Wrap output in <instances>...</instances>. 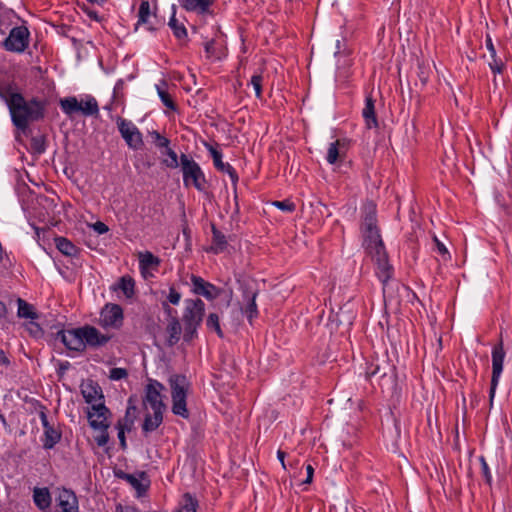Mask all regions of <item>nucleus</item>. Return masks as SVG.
<instances>
[{
  "label": "nucleus",
  "instance_id": "obj_56",
  "mask_svg": "<svg viewBox=\"0 0 512 512\" xmlns=\"http://www.w3.org/2000/svg\"><path fill=\"white\" fill-rule=\"evenodd\" d=\"M273 205L285 212H293L295 210V204L288 199L275 201L273 202Z\"/></svg>",
  "mask_w": 512,
  "mask_h": 512
},
{
  "label": "nucleus",
  "instance_id": "obj_8",
  "mask_svg": "<svg viewBox=\"0 0 512 512\" xmlns=\"http://www.w3.org/2000/svg\"><path fill=\"white\" fill-rule=\"evenodd\" d=\"M505 350L503 340L500 339L499 343L494 345L492 349V375L489 390V405L492 407L496 389L503 371V363L505 359Z\"/></svg>",
  "mask_w": 512,
  "mask_h": 512
},
{
  "label": "nucleus",
  "instance_id": "obj_42",
  "mask_svg": "<svg viewBox=\"0 0 512 512\" xmlns=\"http://www.w3.org/2000/svg\"><path fill=\"white\" fill-rule=\"evenodd\" d=\"M201 324L197 323H186L183 322L184 332H183V341L186 343L192 342L195 338L198 337L197 329Z\"/></svg>",
  "mask_w": 512,
  "mask_h": 512
},
{
  "label": "nucleus",
  "instance_id": "obj_11",
  "mask_svg": "<svg viewBox=\"0 0 512 512\" xmlns=\"http://www.w3.org/2000/svg\"><path fill=\"white\" fill-rule=\"evenodd\" d=\"M119 133L125 140L129 148L133 150H139L143 146V137L140 130L135 126L133 122L122 117H118L116 120Z\"/></svg>",
  "mask_w": 512,
  "mask_h": 512
},
{
  "label": "nucleus",
  "instance_id": "obj_41",
  "mask_svg": "<svg viewBox=\"0 0 512 512\" xmlns=\"http://www.w3.org/2000/svg\"><path fill=\"white\" fill-rule=\"evenodd\" d=\"M132 402V398H129L128 400V407H127V410H126V413H125V416L121 419L118 420L117 424H120L122 425V427H124V429H127L128 431H130L134 425V419L135 417L131 415V412L135 413L137 408L136 406L132 405L131 404Z\"/></svg>",
  "mask_w": 512,
  "mask_h": 512
},
{
  "label": "nucleus",
  "instance_id": "obj_26",
  "mask_svg": "<svg viewBox=\"0 0 512 512\" xmlns=\"http://www.w3.org/2000/svg\"><path fill=\"white\" fill-rule=\"evenodd\" d=\"M362 116L367 129H377L379 127L375 110V100L371 95L366 96L365 98V106L362 110Z\"/></svg>",
  "mask_w": 512,
  "mask_h": 512
},
{
  "label": "nucleus",
  "instance_id": "obj_54",
  "mask_svg": "<svg viewBox=\"0 0 512 512\" xmlns=\"http://www.w3.org/2000/svg\"><path fill=\"white\" fill-rule=\"evenodd\" d=\"M36 405H37L38 414H39V418L41 420L42 426L45 427V426L50 425L51 423L48 420L46 406L37 400H36Z\"/></svg>",
  "mask_w": 512,
  "mask_h": 512
},
{
  "label": "nucleus",
  "instance_id": "obj_9",
  "mask_svg": "<svg viewBox=\"0 0 512 512\" xmlns=\"http://www.w3.org/2000/svg\"><path fill=\"white\" fill-rule=\"evenodd\" d=\"M124 314L119 304L107 303L100 311L98 325L104 330L120 329L123 325Z\"/></svg>",
  "mask_w": 512,
  "mask_h": 512
},
{
  "label": "nucleus",
  "instance_id": "obj_22",
  "mask_svg": "<svg viewBox=\"0 0 512 512\" xmlns=\"http://www.w3.org/2000/svg\"><path fill=\"white\" fill-rule=\"evenodd\" d=\"M485 46L489 52V60L487 62L491 72L494 75L503 74L506 70V63L502 60L501 57L497 55L496 48L492 41V38L489 34H486L485 37Z\"/></svg>",
  "mask_w": 512,
  "mask_h": 512
},
{
  "label": "nucleus",
  "instance_id": "obj_21",
  "mask_svg": "<svg viewBox=\"0 0 512 512\" xmlns=\"http://www.w3.org/2000/svg\"><path fill=\"white\" fill-rule=\"evenodd\" d=\"M257 295L258 291L252 286L248 284L242 286L243 300L246 301L243 312L247 316V319L250 323H252V320L258 316V309L256 304Z\"/></svg>",
  "mask_w": 512,
  "mask_h": 512
},
{
  "label": "nucleus",
  "instance_id": "obj_35",
  "mask_svg": "<svg viewBox=\"0 0 512 512\" xmlns=\"http://www.w3.org/2000/svg\"><path fill=\"white\" fill-rule=\"evenodd\" d=\"M169 27L172 29L174 36L181 40L187 37V30L182 23L176 19V6L172 5V15L168 22Z\"/></svg>",
  "mask_w": 512,
  "mask_h": 512
},
{
  "label": "nucleus",
  "instance_id": "obj_36",
  "mask_svg": "<svg viewBox=\"0 0 512 512\" xmlns=\"http://www.w3.org/2000/svg\"><path fill=\"white\" fill-rule=\"evenodd\" d=\"M17 97H23V95L16 91V88L13 85L7 84L5 86H0V98L5 101L8 109L12 107V102L13 100H16Z\"/></svg>",
  "mask_w": 512,
  "mask_h": 512
},
{
  "label": "nucleus",
  "instance_id": "obj_61",
  "mask_svg": "<svg viewBox=\"0 0 512 512\" xmlns=\"http://www.w3.org/2000/svg\"><path fill=\"white\" fill-rule=\"evenodd\" d=\"M306 472H307V477L305 480H303V484H311L312 481H313V475H314V468L311 464H308L306 466Z\"/></svg>",
  "mask_w": 512,
  "mask_h": 512
},
{
  "label": "nucleus",
  "instance_id": "obj_52",
  "mask_svg": "<svg viewBox=\"0 0 512 512\" xmlns=\"http://www.w3.org/2000/svg\"><path fill=\"white\" fill-rule=\"evenodd\" d=\"M26 327H27L29 334L31 336H33L34 338H40L44 333V331L40 327V325L38 323L34 322L33 320H31L29 323H27Z\"/></svg>",
  "mask_w": 512,
  "mask_h": 512
},
{
  "label": "nucleus",
  "instance_id": "obj_62",
  "mask_svg": "<svg viewBox=\"0 0 512 512\" xmlns=\"http://www.w3.org/2000/svg\"><path fill=\"white\" fill-rule=\"evenodd\" d=\"M433 240H434L437 250L440 254H442V255L448 254V250L445 247V245L441 241H439V239L435 235L433 236Z\"/></svg>",
  "mask_w": 512,
  "mask_h": 512
},
{
  "label": "nucleus",
  "instance_id": "obj_12",
  "mask_svg": "<svg viewBox=\"0 0 512 512\" xmlns=\"http://www.w3.org/2000/svg\"><path fill=\"white\" fill-rule=\"evenodd\" d=\"M83 326L69 330L60 329L55 333V339L71 351L83 352L85 350Z\"/></svg>",
  "mask_w": 512,
  "mask_h": 512
},
{
  "label": "nucleus",
  "instance_id": "obj_48",
  "mask_svg": "<svg viewBox=\"0 0 512 512\" xmlns=\"http://www.w3.org/2000/svg\"><path fill=\"white\" fill-rule=\"evenodd\" d=\"M250 84L253 86L255 90V95L258 99H262V85H263V76L262 74H255L251 77Z\"/></svg>",
  "mask_w": 512,
  "mask_h": 512
},
{
  "label": "nucleus",
  "instance_id": "obj_40",
  "mask_svg": "<svg viewBox=\"0 0 512 512\" xmlns=\"http://www.w3.org/2000/svg\"><path fill=\"white\" fill-rule=\"evenodd\" d=\"M15 13L11 9L4 8L0 5V33L5 34L8 27L12 24V19L15 17Z\"/></svg>",
  "mask_w": 512,
  "mask_h": 512
},
{
  "label": "nucleus",
  "instance_id": "obj_17",
  "mask_svg": "<svg viewBox=\"0 0 512 512\" xmlns=\"http://www.w3.org/2000/svg\"><path fill=\"white\" fill-rule=\"evenodd\" d=\"M191 282L193 289L192 291L200 296L205 297L207 300H214L221 294V289L216 287L214 284L205 281L202 277L192 275Z\"/></svg>",
  "mask_w": 512,
  "mask_h": 512
},
{
  "label": "nucleus",
  "instance_id": "obj_25",
  "mask_svg": "<svg viewBox=\"0 0 512 512\" xmlns=\"http://www.w3.org/2000/svg\"><path fill=\"white\" fill-rule=\"evenodd\" d=\"M391 368L388 361L383 360L381 363L378 359L366 363L365 376L366 379L372 378L382 379L387 375L388 370Z\"/></svg>",
  "mask_w": 512,
  "mask_h": 512
},
{
  "label": "nucleus",
  "instance_id": "obj_33",
  "mask_svg": "<svg viewBox=\"0 0 512 512\" xmlns=\"http://www.w3.org/2000/svg\"><path fill=\"white\" fill-rule=\"evenodd\" d=\"M17 305H18V311H17L18 317L31 319V320L37 319L39 317L38 313L35 310V307L32 304L28 303L27 301H25L21 298H18Z\"/></svg>",
  "mask_w": 512,
  "mask_h": 512
},
{
  "label": "nucleus",
  "instance_id": "obj_55",
  "mask_svg": "<svg viewBox=\"0 0 512 512\" xmlns=\"http://www.w3.org/2000/svg\"><path fill=\"white\" fill-rule=\"evenodd\" d=\"M128 376V372L125 368H112L110 370L109 378L111 380H122Z\"/></svg>",
  "mask_w": 512,
  "mask_h": 512
},
{
  "label": "nucleus",
  "instance_id": "obj_58",
  "mask_svg": "<svg viewBox=\"0 0 512 512\" xmlns=\"http://www.w3.org/2000/svg\"><path fill=\"white\" fill-rule=\"evenodd\" d=\"M162 309L164 313L169 318V321H173L174 319H179L177 316L176 309L172 308L167 301L162 302Z\"/></svg>",
  "mask_w": 512,
  "mask_h": 512
},
{
  "label": "nucleus",
  "instance_id": "obj_24",
  "mask_svg": "<svg viewBox=\"0 0 512 512\" xmlns=\"http://www.w3.org/2000/svg\"><path fill=\"white\" fill-rule=\"evenodd\" d=\"M211 231L212 245L206 249V251L213 254H220L227 249L228 241H233L234 237L231 235L227 237L217 228V226H211Z\"/></svg>",
  "mask_w": 512,
  "mask_h": 512
},
{
  "label": "nucleus",
  "instance_id": "obj_49",
  "mask_svg": "<svg viewBox=\"0 0 512 512\" xmlns=\"http://www.w3.org/2000/svg\"><path fill=\"white\" fill-rule=\"evenodd\" d=\"M479 462L481 464V474H482V477L484 478L486 484H488L489 486L492 485V475H491V472H490V469H489V466L486 462V459L484 456H480L479 457Z\"/></svg>",
  "mask_w": 512,
  "mask_h": 512
},
{
  "label": "nucleus",
  "instance_id": "obj_43",
  "mask_svg": "<svg viewBox=\"0 0 512 512\" xmlns=\"http://www.w3.org/2000/svg\"><path fill=\"white\" fill-rule=\"evenodd\" d=\"M156 89L163 105L171 111H177V104L175 103L173 97L166 90L162 89L159 85L156 86Z\"/></svg>",
  "mask_w": 512,
  "mask_h": 512
},
{
  "label": "nucleus",
  "instance_id": "obj_23",
  "mask_svg": "<svg viewBox=\"0 0 512 512\" xmlns=\"http://www.w3.org/2000/svg\"><path fill=\"white\" fill-rule=\"evenodd\" d=\"M208 151L210 152L214 167L222 173H227L234 185L238 182V174L236 170L229 164L222 161V152L214 148L212 145L206 144Z\"/></svg>",
  "mask_w": 512,
  "mask_h": 512
},
{
  "label": "nucleus",
  "instance_id": "obj_2",
  "mask_svg": "<svg viewBox=\"0 0 512 512\" xmlns=\"http://www.w3.org/2000/svg\"><path fill=\"white\" fill-rule=\"evenodd\" d=\"M165 386L154 379H149L145 386V395L143 397V405H149L153 410V414L147 412L142 424V431L145 434L155 431L163 422V413L166 405L163 402L162 392Z\"/></svg>",
  "mask_w": 512,
  "mask_h": 512
},
{
  "label": "nucleus",
  "instance_id": "obj_32",
  "mask_svg": "<svg viewBox=\"0 0 512 512\" xmlns=\"http://www.w3.org/2000/svg\"><path fill=\"white\" fill-rule=\"evenodd\" d=\"M361 217L364 224H375L377 222V208L373 201L367 200L362 205Z\"/></svg>",
  "mask_w": 512,
  "mask_h": 512
},
{
  "label": "nucleus",
  "instance_id": "obj_60",
  "mask_svg": "<svg viewBox=\"0 0 512 512\" xmlns=\"http://www.w3.org/2000/svg\"><path fill=\"white\" fill-rule=\"evenodd\" d=\"M32 227L35 231V235H36L38 241L40 240L41 235H43V237H45V235L50 232V226H32Z\"/></svg>",
  "mask_w": 512,
  "mask_h": 512
},
{
  "label": "nucleus",
  "instance_id": "obj_29",
  "mask_svg": "<svg viewBox=\"0 0 512 512\" xmlns=\"http://www.w3.org/2000/svg\"><path fill=\"white\" fill-rule=\"evenodd\" d=\"M138 259L139 268L143 276H145L146 270L156 269L160 264V259L149 251L140 252Z\"/></svg>",
  "mask_w": 512,
  "mask_h": 512
},
{
  "label": "nucleus",
  "instance_id": "obj_13",
  "mask_svg": "<svg viewBox=\"0 0 512 512\" xmlns=\"http://www.w3.org/2000/svg\"><path fill=\"white\" fill-rule=\"evenodd\" d=\"M362 236V246L369 256H376L378 251H386L378 226H365Z\"/></svg>",
  "mask_w": 512,
  "mask_h": 512
},
{
  "label": "nucleus",
  "instance_id": "obj_44",
  "mask_svg": "<svg viewBox=\"0 0 512 512\" xmlns=\"http://www.w3.org/2000/svg\"><path fill=\"white\" fill-rule=\"evenodd\" d=\"M206 326L209 330L215 331L220 338L224 337L218 314L210 313L206 319Z\"/></svg>",
  "mask_w": 512,
  "mask_h": 512
},
{
  "label": "nucleus",
  "instance_id": "obj_37",
  "mask_svg": "<svg viewBox=\"0 0 512 512\" xmlns=\"http://www.w3.org/2000/svg\"><path fill=\"white\" fill-rule=\"evenodd\" d=\"M345 146V139H337L329 145L326 160L329 164H335L340 157V149Z\"/></svg>",
  "mask_w": 512,
  "mask_h": 512
},
{
  "label": "nucleus",
  "instance_id": "obj_18",
  "mask_svg": "<svg viewBox=\"0 0 512 512\" xmlns=\"http://www.w3.org/2000/svg\"><path fill=\"white\" fill-rule=\"evenodd\" d=\"M376 265V275L378 279L382 282L383 285H386L387 282L393 277L394 268L389 263L388 254L386 251L377 252L376 256L371 257Z\"/></svg>",
  "mask_w": 512,
  "mask_h": 512
},
{
  "label": "nucleus",
  "instance_id": "obj_64",
  "mask_svg": "<svg viewBox=\"0 0 512 512\" xmlns=\"http://www.w3.org/2000/svg\"><path fill=\"white\" fill-rule=\"evenodd\" d=\"M10 363L11 362L9 358L6 356V353L2 349H0V364L5 367H8Z\"/></svg>",
  "mask_w": 512,
  "mask_h": 512
},
{
  "label": "nucleus",
  "instance_id": "obj_27",
  "mask_svg": "<svg viewBox=\"0 0 512 512\" xmlns=\"http://www.w3.org/2000/svg\"><path fill=\"white\" fill-rule=\"evenodd\" d=\"M43 430V448L45 450H51L61 441L62 432L52 424L43 427Z\"/></svg>",
  "mask_w": 512,
  "mask_h": 512
},
{
  "label": "nucleus",
  "instance_id": "obj_1",
  "mask_svg": "<svg viewBox=\"0 0 512 512\" xmlns=\"http://www.w3.org/2000/svg\"><path fill=\"white\" fill-rule=\"evenodd\" d=\"M46 106L47 102L37 97L30 100H26L24 96L17 97L9 109L11 121L18 130L25 132L30 123L40 121L45 117Z\"/></svg>",
  "mask_w": 512,
  "mask_h": 512
},
{
  "label": "nucleus",
  "instance_id": "obj_31",
  "mask_svg": "<svg viewBox=\"0 0 512 512\" xmlns=\"http://www.w3.org/2000/svg\"><path fill=\"white\" fill-rule=\"evenodd\" d=\"M166 332L168 333L167 345L169 347H173L181 338L182 328L180 320L174 319L173 321H169L166 327Z\"/></svg>",
  "mask_w": 512,
  "mask_h": 512
},
{
  "label": "nucleus",
  "instance_id": "obj_16",
  "mask_svg": "<svg viewBox=\"0 0 512 512\" xmlns=\"http://www.w3.org/2000/svg\"><path fill=\"white\" fill-rule=\"evenodd\" d=\"M82 332L85 348L96 349L103 347L112 339V335L101 333L96 327L89 324L83 326Z\"/></svg>",
  "mask_w": 512,
  "mask_h": 512
},
{
  "label": "nucleus",
  "instance_id": "obj_20",
  "mask_svg": "<svg viewBox=\"0 0 512 512\" xmlns=\"http://www.w3.org/2000/svg\"><path fill=\"white\" fill-rule=\"evenodd\" d=\"M55 501L56 512H78V500L72 490H60Z\"/></svg>",
  "mask_w": 512,
  "mask_h": 512
},
{
  "label": "nucleus",
  "instance_id": "obj_45",
  "mask_svg": "<svg viewBox=\"0 0 512 512\" xmlns=\"http://www.w3.org/2000/svg\"><path fill=\"white\" fill-rule=\"evenodd\" d=\"M162 154H165L168 156V159L162 160V164L165 165L166 167L175 169L180 165V162L178 161L177 153L173 149H171L169 146L165 149V151L162 152Z\"/></svg>",
  "mask_w": 512,
  "mask_h": 512
},
{
  "label": "nucleus",
  "instance_id": "obj_28",
  "mask_svg": "<svg viewBox=\"0 0 512 512\" xmlns=\"http://www.w3.org/2000/svg\"><path fill=\"white\" fill-rule=\"evenodd\" d=\"M56 248L63 255L68 257H78L80 254V249L74 245L70 240L65 237H55L54 238Z\"/></svg>",
  "mask_w": 512,
  "mask_h": 512
},
{
  "label": "nucleus",
  "instance_id": "obj_38",
  "mask_svg": "<svg viewBox=\"0 0 512 512\" xmlns=\"http://www.w3.org/2000/svg\"><path fill=\"white\" fill-rule=\"evenodd\" d=\"M118 288L127 298H132L135 294V281L129 275H124L119 279Z\"/></svg>",
  "mask_w": 512,
  "mask_h": 512
},
{
  "label": "nucleus",
  "instance_id": "obj_39",
  "mask_svg": "<svg viewBox=\"0 0 512 512\" xmlns=\"http://www.w3.org/2000/svg\"><path fill=\"white\" fill-rule=\"evenodd\" d=\"M198 501L190 493H185L177 512H197Z\"/></svg>",
  "mask_w": 512,
  "mask_h": 512
},
{
  "label": "nucleus",
  "instance_id": "obj_51",
  "mask_svg": "<svg viewBox=\"0 0 512 512\" xmlns=\"http://www.w3.org/2000/svg\"><path fill=\"white\" fill-rule=\"evenodd\" d=\"M31 148L34 152L42 154L46 149L44 137H33L31 139Z\"/></svg>",
  "mask_w": 512,
  "mask_h": 512
},
{
  "label": "nucleus",
  "instance_id": "obj_47",
  "mask_svg": "<svg viewBox=\"0 0 512 512\" xmlns=\"http://www.w3.org/2000/svg\"><path fill=\"white\" fill-rule=\"evenodd\" d=\"M150 136L152 137L155 146L159 149H166L170 144V140L161 135L158 131L150 132Z\"/></svg>",
  "mask_w": 512,
  "mask_h": 512
},
{
  "label": "nucleus",
  "instance_id": "obj_7",
  "mask_svg": "<svg viewBox=\"0 0 512 512\" xmlns=\"http://www.w3.org/2000/svg\"><path fill=\"white\" fill-rule=\"evenodd\" d=\"M30 31L25 25L13 27L7 38L2 42V47L13 53H23L29 47Z\"/></svg>",
  "mask_w": 512,
  "mask_h": 512
},
{
  "label": "nucleus",
  "instance_id": "obj_6",
  "mask_svg": "<svg viewBox=\"0 0 512 512\" xmlns=\"http://www.w3.org/2000/svg\"><path fill=\"white\" fill-rule=\"evenodd\" d=\"M109 416H111V411L103 403L93 405L92 411L88 412L90 426L93 429L100 431V434L95 437V442L99 447L105 446L109 441Z\"/></svg>",
  "mask_w": 512,
  "mask_h": 512
},
{
  "label": "nucleus",
  "instance_id": "obj_50",
  "mask_svg": "<svg viewBox=\"0 0 512 512\" xmlns=\"http://www.w3.org/2000/svg\"><path fill=\"white\" fill-rule=\"evenodd\" d=\"M418 77L423 85H426L430 77L429 65L424 62L418 63Z\"/></svg>",
  "mask_w": 512,
  "mask_h": 512
},
{
  "label": "nucleus",
  "instance_id": "obj_53",
  "mask_svg": "<svg viewBox=\"0 0 512 512\" xmlns=\"http://www.w3.org/2000/svg\"><path fill=\"white\" fill-rule=\"evenodd\" d=\"M204 49H205V52H206V56L208 58H217V59H220V55L219 53L217 52L216 50V47H215V40L214 39H211L209 41H207L204 45Z\"/></svg>",
  "mask_w": 512,
  "mask_h": 512
},
{
  "label": "nucleus",
  "instance_id": "obj_3",
  "mask_svg": "<svg viewBox=\"0 0 512 512\" xmlns=\"http://www.w3.org/2000/svg\"><path fill=\"white\" fill-rule=\"evenodd\" d=\"M59 105L63 113L70 119H73L77 114H81L84 117H98L99 115L98 102L91 95H87L81 101H78L75 96L65 97L60 99Z\"/></svg>",
  "mask_w": 512,
  "mask_h": 512
},
{
  "label": "nucleus",
  "instance_id": "obj_46",
  "mask_svg": "<svg viewBox=\"0 0 512 512\" xmlns=\"http://www.w3.org/2000/svg\"><path fill=\"white\" fill-rule=\"evenodd\" d=\"M125 481H127L138 493V495H142L146 493L148 490L149 484H143L135 475L125 476Z\"/></svg>",
  "mask_w": 512,
  "mask_h": 512
},
{
  "label": "nucleus",
  "instance_id": "obj_4",
  "mask_svg": "<svg viewBox=\"0 0 512 512\" xmlns=\"http://www.w3.org/2000/svg\"><path fill=\"white\" fill-rule=\"evenodd\" d=\"M172 397V412L177 416L184 419L189 418V411L187 409V378L185 375L174 374L169 378Z\"/></svg>",
  "mask_w": 512,
  "mask_h": 512
},
{
  "label": "nucleus",
  "instance_id": "obj_5",
  "mask_svg": "<svg viewBox=\"0 0 512 512\" xmlns=\"http://www.w3.org/2000/svg\"><path fill=\"white\" fill-rule=\"evenodd\" d=\"M180 166L185 187H194L198 191H205L207 181L200 165L186 154L180 155Z\"/></svg>",
  "mask_w": 512,
  "mask_h": 512
},
{
  "label": "nucleus",
  "instance_id": "obj_63",
  "mask_svg": "<svg viewBox=\"0 0 512 512\" xmlns=\"http://www.w3.org/2000/svg\"><path fill=\"white\" fill-rule=\"evenodd\" d=\"M88 228L92 229L96 235L105 234L109 231V226H88Z\"/></svg>",
  "mask_w": 512,
  "mask_h": 512
},
{
  "label": "nucleus",
  "instance_id": "obj_10",
  "mask_svg": "<svg viewBox=\"0 0 512 512\" xmlns=\"http://www.w3.org/2000/svg\"><path fill=\"white\" fill-rule=\"evenodd\" d=\"M157 5L154 6V11H151L150 3L148 0H142L138 10V20L135 25L137 30L139 26H145L147 31L155 32L164 26V19L157 16Z\"/></svg>",
  "mask_w": 512,
  "mask_h": 512
},
{
  "label": "nucleus",
  "instance_id": "obj_34",
  "mask_svg": "<svg viewBox=\"0 0 512 512\" xmlns=\"http://www.w3.org/2000/svg\"><path fill=\"white\" fill-rule=\"evenodd\" d=\"M213 4V0H185L183 7L187 11H196L204 14L209 11L210 6Z\"/></svg>",
  "mask_w": 512,
  "mask_h": 512
},
{
  "label": "nucleus",
  "instance_id": "obj_59",
  "mask_svg": "<svg viewBox=\"0 0 512 512\" xmlns=\"http://www.w3.org/2000/svg\"><path fill=\"white\" fill-rule=\"evenodd\" d=\"M116 428L118 430V439H119L120 447L122 450H125L127 448V442H126V437H125L126 429H124V427H122V425H120V424H116Z\"/></svg>",
  "mask_w": 512,
  "mask_h": 512
},
{
  "label": "nucleus",
  "instance_id": "obj_14",
  "mask_svg": "<svg viewBox=\"0 0 512 512\" xmlns=\"http://www.w3.org/2000/svg\"><path fill=\"white\" fill-rule=\"evenodd\" d=\"M57 215L54 216L51 220H49V224H64V223H74V224H92L87 219H84L83 215L78 217L77 209L71 204H62L59 209L56 211ZM93 224H104L103 222L97 220Z\"/></svg>",
  "mask_w": 512,
  "mask_h": 512
},
{
  "label": "nucleus",
  "instance_id": "obj_57",
  "mask_svg": "<svg viewBox=\"0 0 512 512\" xmlns=\"http://www.w3.org/2000/svg\"><path fill=\"white\" fill-rule=\"evenodd\" d=\"M180 300H181V293L178 292L174 287H170L166 301L169 304L178 305Z\"/></svg>",
  "mask_w": 512,
  "mask_h": 512
},
{
  "label": "nucleus",
  "instance_id": "obj_30",
  "mask_svg": "<svg viewBox=\"0 0 512 512\" xmlns=\"http://www.w3.org/2000/svg\"><path fill=\"white\" fill-rule=\"evenodd\" d=\"M33 500L40 510L45 511L49 509L52 499L48 488H35L33 491Z\"/></svg>",
  "mask_w": 512,
  "mask_h": 512
},
{
  "label": "nucleus",
  "instance_id": "obj_15",
  "mask_svg": "<svg viewBox=\"0 0 512 512\" xmlns=\"http://www.w3.org/2000/svg\"><path fill=\"white\" fill-rule=\"evenodd\" d=\"M205 314V304L200 298L186 299L182 322L201 324Z\"/></svg>",
  "mask_w": 512,
  "mask_h": 512
},
{
  "label": "nucleus",
  "instance_id": "obj_19",
  "mask_svg": "<svg viewBox=\"0 0 512 512\" xmlns=\"http://www.w3.org/2000/svg\"><path fill=\"white\" fill-rule=\"evenodd\" d=\"M81 394L86 403L91 404V407L99 403L104 404L102 388L92 379H88L81 384Z\"/></svg>",
  "mask_w": 512,
  "mask_h": 512
}]
</instances>
